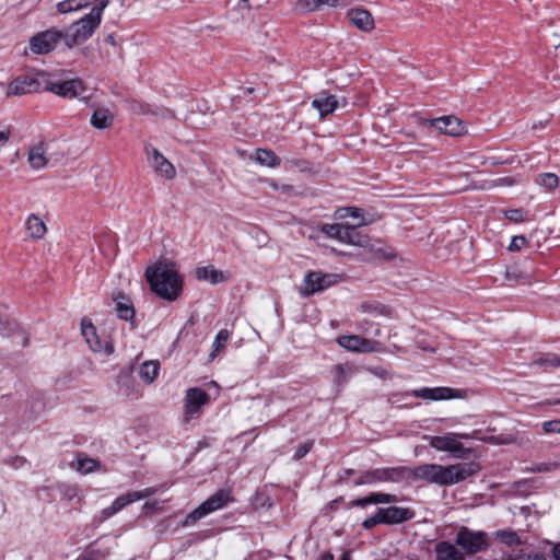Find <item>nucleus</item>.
<instances>
[{
    "label": "nucleus",
    "instance_id": "4",
    "mask_svg": "<svg viewBox=\"0 0 560 560\" xmlns=\"http://www.w3.org/2000/svg\"><path fill=\"white\" fill-rule=\"evenodd\" d=\"M422 439L435 451L446 452L456 458H460L466 453L460 439H479V436L478 431H474L470 434L450 432L443 435H423Z\"/></svg>",
    "mask_w": 560,
    "mask_h": 560
},
{
    "label": "nucleus",
    "instance_id": "49",
    "mask_svg": "<svg viewBox=\"0 0 560 560\" xmlns=\"http://www.w3.org/2000/svg\"><path fill=\"white\" fill-rule=\"evenodd\" d=\"M312 445H313L312 442H306L303 445H301L300 447H298L293 458L294 459L303 458L310 452Z\"/></svg>",
    "mask_w": 560,
    "mask_h": 560
},
{
    "label": "nucleus",
    "instance_id": "5",
    "mask_svg": "<svg viewBox=\"0 0 560 560\" xmlns=\"http://www.w3.org/2000/svg\"><path fill=\"white\" fill-rule=\"evenodd\" d=\"M46 74L38 72L36 74H25L13 79L7 85L0 83V88L4 90L5 97H20L27 94L39 93Z\"/></svg>",
    "mask_w": 560,
    "mask_h": 560
},
{
    "label": "nucleus",
    "instance_id": "31",
    "mask_svg": "<svg viewBox=\"0 0 560 560\" xmlns=\"http://www.w3.org/2000/svg\"><path fill=\"white\" fill-rule=\"evenodd\" d=\"M254 161L261 166L275 168L280 165V158L271 150L257 149L253 156Z\"/></svg>",
    "mask_w": 560,
    "mask_h": 560
},
{
    "label": "nucleus",
    "instance_id": "44",
    "mask_svg": "<svg viewBox=\"0 0 560 560\" xmlns=\"http://www.w3.org/2000/svg\"><path fill=\"white\" fill-rule=\"evenodd\" d=\"M542 430L545 433H558L560 434V420H550L542 423Z\"/></svg>",
    "mask_w": 560,
    "mask_h": 560
},
{
    "label": "nucleus",
    "instance_id": "56",
    "mask_svg": "<svg viewBox=\"0 0 560 560\" xmlns=\"http://www.w3.org/2000/svg\"><path fill=\"white\" fill-rule=\"evenodd\" d=\"M395 257V254L392 250H388V253L385 254L386 259H392Z\"/></svg>",
    "mask_w": 560,
    "mask_h": 560
},
{
    "label": "nucleus",
    "instance_id": "11",
    "mask_svg": "<svg viewBox=\"0 0 560 560\" xmlns=\"http://www.w3.org/2000/svg\"><path fill=\"white\" fill-rule=\"evenodd\" d=\"M65 40L63 33L57 28H48L36 33L30 38V50L35 55H46L51 52L60 43Z\"/></svg>",
    "mask_w": 560,
    "mask_h": 560
},
{
    "label": "nucleus",
    "instance_id": "48",
    "mask_svg": "<svg viewBox=\"0 0 560 560\" xmlns=\"http://www.w3.org/2000/svg\"><path fill=\"white\" fill-rule=\"evenodd\" d=\"M504 560H547V559L541 553H532V555H520V556H515V557H508Z\"/></svg>",
    "mask_w": 560,
    "mask_h": 560
},
{
    "label": "nucleus",
    "instance_id": "62",
    "mask_svg": "<svg viewBox=\"0 0 560 560\" xmlns=\"http://www.w3.org/2000/svg\"><path fill=\"white\" fill-rule=\"evenodd\" d=\"M241 2H242V3H247V2H248V0H241Z\"/></svg>",
    "mask_w": 560,
    "mask_h": 560
},
{
    "label": "nucleus",
    "instance_id": "12",
    "mask_svg": "<svg viewBox=\"0 0 560 560\" xmlns=\"http://www.w3.org/2000/svg\"><path fill=\"white\" fill-rule=\"evenodd\" d=\"M338 345L347 351L357 353H373L383 350L378 341L361 337L359 335H343L338 337Z\"/></svg>",
    "mask_w": 560,
    "mask_h": 560
},
{
    "label": "nucleus",
    "instance_id": "8",
    "mask_svg": "<svg viewBox=\"0 0 560 560\" xmlns=\"http://www.w3.org/2000/svg\"><path fill=\"white\" fill-rule=\"evenodd\" d=\"M230 501H232V498L229 491H217L186 516L184 525L190 526L195 524L197 521L207 516L208 514L224 508Z\"/></svg>",
    "mask_w": 560,
    "mask_h": 560
},
{
    "label": "nucleus",
    "instance_id": "26",
    "mask_svg": "<svg viewBox=\"0 0 560 560\" xmlns=\"http://www.w3.org/2000/svg\"><path fill=\"white\" fill-rule=\"evenodd\" d=\"M195 276L198 280L207 281L211 284L222 283L228 280V275L213 266L197 267Z\"/></svg>",
    "mask_w": 560,
    "mask_h": 560
},
{
    "label": "nucleus",
    "instance_id": "19",
    "mask_svg": "<svg viewBox=\"0 0 560 560\" xmlns=\"http://www.w3.org/2000/svg\"><path fill=\"white\" fill-rule=\"evenodd\" d=\"M411 395L425 400H448L462 397L458 390L451 387H423L412 390Z\"/></svg>",
    "mask_w": 560,
    "mask_h": 560
},
{
    "label": "nucleus",
    "instance_id": "36",
    "mask_svg": "<svg viewBox=\"0 0 560 560\" xmlns=\"http://www.w3.org/2000/svg\"><path fill=\"white\" fill-rule=\"evenodd\" d=\"M139 114L143 115H152L160 118H171L173 117V113L166 108L162 107H153L151 105H142L140 106Z\"/></svg>",
    "mask_w": 560,
    "mask_h": 560
},
{
    "label": "nucleus",
    "instance_id": "25",
    "mask_svg": "<svg viewBox=\"0 0 560 560\" xmlns=\"http://www.w3.org/2000/svg\"><path fill=\"white\" fill-rule=\"evenodd\" d=\"M312 106L318 110L320 117L332 114L338 107V100L335 95L322 92L315 96Z\"/></svg>",
    "mask_w": 560,
    "mask_h": 560
},
{
    "label": "nucleus",
    "instance_id": "45",
    "mask_svg": "<svg viewBox=\"0 0 560 560\" xmlns=\"http://www.w3.org/2000/svg\"><path fill=\"white\" fill-rule=\"evenodd\" d=\"M266 183L273 190L279 191L281 194H290L293 190V187L291 185H279L277 182H275L272 179H267Z\"/></svg>",
    "mask_w": 560,
    "mask_h": 560
},
{
    "label": "nucleus",
    "instance_id": "9",
    "mask_svg": "<svg viewBox=\"0 0 560 560\" xmlns=\"http://www.w3.org/2000/svg\"><path fill=\"white\" fill-rule=\"evenodd\" d=\"M81 332L88 347L95 353L108 357L114 353L113 342L105 336L97 332L96 327L90 319L83 318L81 322Z\"/></svg>",
    "mask_w": 560,
    "mask_h": 560
},
{
    "label": "nucleus",
    "instance_id": "60",
    "mask_svg": "<svg viewBox=\"0 0 560 560\" xmlns=\"http://www.w3.org/2000/svg\"><path fill=\"white\" fill-rule=\"evenodd\" d=\"M337 370L340 371V372L343 371L342 366H338Z\"/></svg>",
    "mask_w": 560,
    "mask_h": 560
},
{
    "label": "nucleus",
    "instance_id": "10",
    "mask_svg": "<svg viewBox=\"0 0 560 560\" xmlns=\"http://www.w3.org/2000/svg\"><path fill=\"white\" fill-rule=\"evenodd\" d=\"M43 90L65 98L82 97L86 89L82 80L69 79L65 81H51L45 77Z\"/></svg>",
    "mask_w": 560,
    "mask_h": 560
},
{
    "label": "nucleus",
    "instance_id": "59",
    "mask_svg": "<svg viewBox=\"0 0 560 560\" xmlns=\"http://www.w3.org/2000/svg\"><path fill=\"white\" fill-rule=\"evenodd\" d=\"M552 404H555V405H560V398H559V399H557V400H555Z\"/></svg>",
    "mask_w": 560,
    "mask_h": 560
},
{
    "label": "nucleus",
    "instance_id": "17",
    "mask_svg": "<svg viewBox=\"0 0 560 560\" xmlns=\"http://www.w3.org/2000/svg\"><path fill=\"white\" fill-rule=\"evenodd\" d=\"M410 471H411V468H408V467L375 469L365 476L364 482H374V481L400 482L404 480H411Z\"/></svg>",
    "mask_w": 560,
    "mask_h": 560
},
{
    "label": "nucleus",
    "instance_id": "23",
    "mask_svg": "<svg viewBox=\"0 0 560 560\" xmlns=\"http://www.w3.org/2000/svg\"><path fill=\"white\" fill-rule=\"evenodd\" d=\"M24 228L26 235L33 241H40L48 233L47 224L35 213H31L25 218Z\"/></svg>",
    "mask_w": 560,
    "mask_h": 560
},
{
    "label": "nucleus",
    "instance_id": "33",
    "mask_svg": "<svg viewBox=\"0 0 560 560\" xmlns=\"http://www.w3.org/2000/svg\"><path fill=\"white\" fill-rule=\"evenodd\" d=\"M159 361H145L140 365L139 376L144 383L152 384L159 375Z\"/></svg>",
    "mask_w": 560,
    "mask_h": 560
},
{
    "label": "nucleus",
    "instance_id": "22",
    "mask_svg": "<svg viewBox=\"0 0 560 560\" xmlns=\"http://www.w3.org/2000/svg\"><path fill=\"white\" fill-rule=\"evenodd\" d=\"M341 2L342 0H295L293 10L299 14H310L324 7L337 8Z\"/></svg>",
    "mask_w": 560,
    "mask_h": 560
},
{
    "label": "nucleus",
    "instance_id": "1",
    "mask_svg": "<svg viewBox=\"0 0 560 560\" xmlns=\"http://www.w3.org/2000/svg\"><path fill=\"white\" fill-rule=\"evenodd\" d=\"M145 279L152 292L165 301L174 302L183 292L184 280L173 261L160 260L149 266Z\"/></svg>",
    "mask_w": 560,
    "mask_h": 560
},
{
    "label": "nucleus",
    "instance_id": "13",
    "mask_svg": "<svg viewBox=\"0 0 560 560\" xmlns=\"http://www.w3.org/2000/svg\"><path fill=\"white\" fill-rule=\"evenodd\" d=\"M209 402V395L199 387H190L185 392L184 418L186 421L196 419L201 408Z\"/></svg>",
    "mask_w": 560,
    "mask_h": 560
},
{
    "label": "nucleus",
    "instance_id": "42",
    "mask_svg": "<svg viewBox=\"0 0 560 560\" xmlns=\"http://www.w3.org/2000/svg\"><path fill=\"white\" fill-rule=\"evenodd\" d=\"M497 536L509 546L520 544L517 535L513 532H499Z\"/></svg>",
    "mask_w": 560,
    "mask_h": 560
},
{
    "label": "nucleus",
    "instance_id": "3",
    "mask_svg": "<svg viewBox=\"0 0 560 560\" xmlns=\"http://www.w3.org/2000/svg\"><path fill=\"white\" fill-rule=\"evenodd\" d=\"M102 13L100 9H91L90 13L72 23L63 34L66 46L72 48L88 40L101 24Z\"/></svg>",
    "mask_w": 560,
    "mask_h": 560
},
{
    "label": "nucleus",
    "instance_id": "53",
    "mask_svg": "<svg viewBox=\"0 0 560 560\" xmlns=\"http://www.w3.org/2000/svg\"><path fill=\"white\" fill-rule=\"evenodd\" d=\"M158 504H159V502H156V501H154V502H147L143 508L144 509H156Z\"/></svg>",
    "mask_w": 560,
    "mask_h": 560
},
{
    "label": "nucleus",
    "instance_id": "40",
    "mask_svg": "<svg viewBox=\"0 0 560 560\" xmlns=\"http://www.w3.org/2000/svg\"><path fill=\"white\" fill-rule=\"evenodd\" d=\"M505 218L514 223H521L527 220V214L522 209H510L504 212Z\"/></svg>",
    "mask_w": 560,
    "mask_h": 560
},
{
    "label": "nucleus",
    "instance_id": "54",
    "mask_svg": "<svg viewBox=\"0 0 560 560\" xmlns=\"http://www.w3.org/2000/svg\"><path fill=\"white\" fill-rule=\"evenodd\" d=\"M322 560H334V555L330 553V552H325L323 556H322Z\"/></svg>",
    "mask_w": 560,
    "mask_h": 560
},
{
    "label": "nucleus",
    "instance_id": "37",
    "mask_svg": "<svg viewBox=\"0 0 560 560\" xmlns=\"http://www.w3.org/2000/svg\"><path fill=\"white\" fill-rule=\"evenodd\" d=\"M361 308L364 313L374 314L378 316H389L390 308L378 303H363Z\"/></svg>",
    "mask_w": 560,
    "mask_h": 560
},
{
    "label": "nucleus",
    "instance_id": "24",
    "mask_svg": "<svg viewBox=\"0 0 560 560\" xmlns=\"http://www.w3.org/2000/svg\"><path fill=\"white\" fill-rule=\"evenodd\" d=\"M383 524H399L413 517V512L406 508L388 506L378 509Z\"/></svg>",
    "mask_w": 560,
    "mask_h": 560
},
{
    "label": "nucleus",
    "instance_id": "39",
    "mask_svg": "<svg viewBox=\"0 0 560 560\" xmlns=\"http://www.w3.org/2000/svg\"><path fill=\"white\" fill-rule=\"evenodd\" d=\"M116 312L119 318L129 320L135 316V310L130 301L118 302L116 305Z\"/></svg>",
    "mask_w": 560,
    "mask_h": 560
},
{
    "label": "nucleus",
    "instance_id": "28",
    "mask_svg": "<svg viewBox=\"0 0 560 560\" xmlns=\"http://www.w3.org/2000/svg\"><path fill=\"white\" fill-rule=\"evenodd\" d=\"M337 241L354 245V246H364L365 244V237L361 235L359 232L355 231V226H351L349 224H341L340 225V233L337 238Z\"/></svg>",
    "mask_w": 560,
    "mask_h": 560
},
{
    "label": "nucleus",
    "instance_id": "51",
    "mask_svg": "<svg viewBox=\"0 0 560 560\" xmlns=\"http://www.w3.org/2000/svg\"><path fill=\"white\" fill-rule=\"evenodd\" d=\"M552 557L555 560H560V544H557L552 548Z\"/></svg>",
    "mask_w": 560,
    "mask_h": 560
},
{
    "label": "nucleus",
    "instance_id": "47",
    "mask_svg": "<svg viewBox=\"0 0 560 560\" xmlns=\"http://www.w3.org/2000/svg\"><path fill=\"white\" fill-rule=\"evenodd\" d=\"M377 524H383V521H381V516H380V512L378 511L375 513V515L364 520L362 525H363V527L365 529H371V528H373Z\"/></svg>",
    "mask_w": 560,
    "mask_h": 560
},
{
    "label": "nucleus",
    "instance_id": "29",
    "mask_svg": "<svg viewBox=\"0 0 560 560\" xmlns=\"http://www.w3.org/2000/svg\"><path fill=\"white\" fill-rule=\"evenodd\" d=\"M438 560H465L462 553L453 544L441 541L435 546Z\"/></svg>",
    "mask_w": 560,
    "mask_h": 560
},
{
    "label": "nucleus",
    "instance_id": "34",
    "mask_svg": "<svg viewBox=\"0 0 560 560\" xmlns=\"http://www.w3.org/2000/svg\"><path fill=\"white\" fill-rule=\"evenodd\" d=\"M536 182L549 191L555 190L559 185V178L555 173H541Z\"/></svg>",
    "mask_w": 560,
    "mask_h": 560
},
{
    "label": "nucleus",
    "instance_id": "27",
    "mask_svg": "<svg viewBox=\"0 0 560 560\" xmlns=\"http://www.w3.org/2000/svg\"><path fill=\"white\" fill-rule=\"evenodd\" d=\"M396 501V495L390 493H371L364 498L351 501L350 505L355 508H365L369 504H387Z\"/></svg>",
    "mask_w": 560,
    "mask_h": 560
},
{
    "label": "nucleus",
    "instance_id": "32",
    "mask_svg": "<svg viewBox=\"0 0 560 560\" xmlns=\"http://www.w3.org/2000/svg\"><path fill=\"white\" fill-rule=\"evenodd\" d=\"M336 217H337V219H340V220H345V219H348V218L353 219L355 221L353 226H355V228L368 224V222L364 219L362 210L360 208H357V207L339 208L336 211Z\"/></svg>",
    "mask_w": 560,
    "mask_h": 560
},
{
    "label": "nucleus",
    "instance_id": "6",
    "mask_svg": "<svg viewBox=\"0 0 560 560\" xmlns=\"http://www.w3.org/2000/svg\"><path fill=\"white\" fill-rule=\"evenodd\" d=\"M456 546L467 555H475L487 550L490 546L489 536L482 530H471L460 527L455 537Z\"/></svg>",
    "mask_w": 560,
    "mask_h": 560
},
{
    "label": "nucleus",
    "instance_id": "2",
    "mask_svg": "<svg viewBox=\"0 0 560 560\" xmlns=\"http://www.w3.org/2000/svg\"><path fill=\"white\" fill-rule=\"evenodd\" d=\"M478 471L472 463H457L447 466L440 464H422L411 468V480H423L440 486L458 483Z\"/></svg>",
    "mask_w": 560,
    "mask_h": 560
},
{
    "label": "nucleus",
    "instance_id": "41",
    "mask_svg": "<svg viewBox=\"0 0 560 560\" xmlns=\"http://www.w3.org/2000/svg\"><path fill=\"white\" fill-rule=\"evenodd\" d=\"M528 241L525 236L523 235H516V236H513L510 244H509V247L508 249L510 252H518L521 250L522 248H524L526 245H527Z\"/></svg>",
    "mask_w": 560,
    "mask_h": 560
},
{
    "label": "nucleus",
    "instance_id": "30",
    "mask_svg": "<svg viewBox=\"0 0 560 560\" xmlns=\"http://www.w3.org/2000/svg\"><path fill=\"white\" fill-rule=\"evenodd\" d=\"M114 122V114L108 108H97L91 116V125L96 129H107Z\"/></svg>",
    "mask_w": 560,
    "mask_h": 560
},
{
    "label": "nucleus",
    "instance_id": "46",
    "mask_svg": "<svg viewBox=\"0 0 560 560\" xmlns=\"http://www.w3.org/2000/svg\"><path fill=\"white\" fill-rule=\"evenodd\" d=\"M11 138V130L8 126L0 124V149L4 148Z\"/></svg>",
    "mask_w": 560,
    "mask_h": 560
},
{
    "label": "nucleus",
    "instance_id": "55",
    "mask_svg": "<svg viewBox=\"0 0 560 560\" xmlns=\"http://www.w3.org/2000/svg\"><path fill=\"white\" fill-rule=\"evenodd\" d=\"M106 40H107V43H109L113 46L116 45V40H115V37L113 35H108Z\"/></svg>",
    "mask_w": 560,
    "mask_h": 560
},
{
    "label": "nucleus",
    "instance_id": "43",
    "mask_svg": "<svg viewBox=\"0 0 560 560\" xmlns=\"http://www.w3.org/2000/svg\"><path fill=\"white\" fill-rule=\"evenodd\" d=\"M340 225L339 223L335 224H324L320 230L323 233H325L328 237L337 240L340 233Z\"/></svg>",
    "mask_w": 560,
    "mask_h": 560
},
{
    "label": "nucleus",
    "instance_id": "18",
    "mask_svg": "<svg viewBox=\"0 0 560 560\" xmlns=\"http://www.w3.org/2000/svg\"><path fill=\"white\" fill-rule=\"evenodd\" d=\"M26 161L33 171L46 168L50 162L49 144L44 141L31 144L27 148Z\"/></svg>",
    "mask_w": 560,
    "mask_h": 560
},
{
    "label": "nucleus",
    "instance_id": "20",
    "mask_svg": "<svg viewBox=\"0 0 560 560\" xmlns=\"http://www.w3.org/2000/svg\"><path fill=\"white\" fill-rule=\"evenodd\" d=\"M107 4L108 0H63L56 4V9L60 14H68L88 7L100 9V12H103Z\"/></svg>",
    "mask_w": 560,
    "mask_h": 560
},
{
    "label": "nucleus",
    "instance_id": "38",
    "mask_svg": "<svg viewBox=\"0 0 560 560\" xmlns=\"http://www.w3.org/2000/svg\"><path fill=\"white\" fill-rule=\"evenodd\" d=\"M230 338V332L226 330V329H222L220 330L214 340H213V350L212 352L210 353V358L211 359H214L217 357V353L222 349L224 348L226 341L229 340Z\"/></svg>",
    "mask_w": 560,
    "mask_h": 560
},
{
    "label": "nucleus",
    "instance_id": "58",
    "mask_svg": "<svg viewBox=\"0 0 560 560\" xmlns=\"http://www.w3.org/2000/svg\"><path fill=\"white\" fill-rule=\"evenodd\" d=\"M77 560H93V559H92V558H90V557H81V558H79V559H77Z\"/></svg>",
    "mask_w": 560,
    "mask_h": 560
},
{
    "label": "nucleus",
    "instance_id": "14",
    "mask_svg": "<svg viewBox=\"0 0 560 560\" xmlns=\"http://www.w3.org/2000/svg\"><path fill=\"white\" fill-rule=\"evenodd\" d=\"M145 153L150 167L159 177L168 180L176 177L175 166L156 148L149 145Z\"/></svg>",
    "mask_w": 560,
    "mask_h": 560
},
{
    "label": "nucleus",
    "instance_id": "15",
    "mask_svg": "<svg viewBox=\"0 0 560 560\" xmlns=\"http://www.w3.org/2000/svg\"><path fill=\"white\" fill-rule=\"evenodd\" d=\"M155 492H156V490L154 488H147L142 491H131V492L121 494V495L117 497L108 508H106L102 511V515L105 518H108V517L115 515L116 513H118L119 511H121L122 509H125L127 505H129L133 502H137L139 500H142L144 498L151 497Z\"/></svg>",
    "mask_w": 560,
    "mask_h": 560
},
{
    "label": "nucleus",
    "instance_id": "61",
    "mask_svg": "<svg viewBox=\"0 0 560 560\" xmlns=\"http://www.w3.org/2000/svg\"><path fill=\"white\" fill-rule=\"evenodd\" d=\"M380 334H381V331H380V329H377V330H376V332H375V335H376V336H380Z\"/></svg>",
    "mask_w": 560,
    "mask_h": 560
},
{
    "label": "nucleus",
    "instance_id": "57",
    "mask_svg": "<svg viewBox=\"0 0 560 560\" xmlns=\"http://www.w3.org/2000/svg\"><path fill=\"white\" fill-rule=\"evenodd\" d=\"M341 560H350V556L349 553H343L342 556V559Z\"/></svg>",
    "mask_w": 560,
    "mask_h": 560
},
{
    "label": "nucleus",
    "instance_id": "7",
    "mask_svg": "<svg viewBox=\"0 0 560 560\" xmlns=\"http://www.w3.org/2000/svg\"><path fill=\"white\" fill-rule=\"evenodd\" d=\"M340 280L341 278L337 273L311 271L304 277L299 292L302 296H310L336 285Z\"/></svg>",
    "mask_w": 560,
    "mask_h": 560
},
{
    "label": "nucleus",
    "instance_id": "21",
    "mask_svg": "<svg viewBox=\"0 0 560 560\" xmlns=\"http://www.w3.org/2000/svg\"><path fill=\"white\" fill-rule=\"evenodd\" d=\"M347 16L350 23L364 33H371L375 28V20L372 13L362 8H355L348 11Z\"/></svg>",
    "mask_w": 560,
    "mask_h": 560
},
{
    "label": "nucleus",
    "instance_id": "35",
    "mask_svg": "<svg viewBox=\"0 0 560 560\" xmlns=\"http://www.w3.org/2000/svg\"><path fill=\"white\" fill-rule=\"evenodd\" d=\"M101 469V465L93 458H79L77 470L81 474H91Z\"/></svg>",
    "mask_w": 560,
    "mask_h": 560
},
{
    "label": "nucleus",
    "instance_id": "52",
    "mask_svg": "<svg viewBox=\"0 0 560 560\" xmlns=\"http://www.w3.org/2000/svg\"><path fill=\"white\" fill-rule=\"evenodd\" d=\"M500 182H501V184H504V185H512L515 183V179L511 178V177H504V178H501Z\"/></svg>",
    "mask_w": 560,
    "mask_h": 560
},
{
    "label": "nucleus",
    "instance_id": "50",
    "mask_svg": "<svg viewBox=\"0 0 560 560\" xmlns=\"http://www.w3.org/2000/svg\"><path fill=\"white\" fill-rule=\"evenodd\" d=\"M540 363L548 366L558 368L560 366V358L555 354L547 355L546 358L540 360Z\"/></svg>",
    "mask_w": 560,
    "mask_h": 560
},
{
    "label": "nucleus",
    "instance_id": "16",
    "mask_svg": "<svg viewBox=\"0 0 560 560\" xmlns=\"http://www.w3.org/2000/svg\"><path fill=\"white\" fill-rule=\"evenodd\" d=\"M428 125L442 135L460 137L467 133L464 122L455 116H443L427 121Z\"/></svg>",
    "mask_w": 560,
    "mask_h": 560
}]
</instances>
